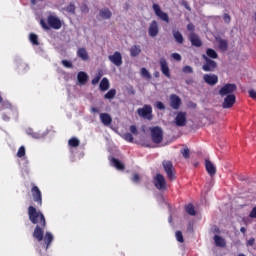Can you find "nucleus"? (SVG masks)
I'll use <instances>...</instances> for the list:
<instances>
[{
    "instance_id": "58836bf2",
    "label": "nucleus",
    "mask_w": 256,
    "mask_h": 256,
    "mask_svg": "<svg viewBox=\"0 0 256 256\" xmlns=\"http://www.w3.org/2000/svg\"><path fill=\"white\" fill-rule=\"evenodd\" d=\"M175 238L177 239L178 242L184 243V237L181 231L175 232Z\"/></svg>"
},
{
    "instance_id": "423d86ee",
    "label": "nucleus",
    "mask_w": 256,
    "mask_h": 256,
    "mask_svg": "<svg viewBox=\"0 0 256 256\" xmlns=\"http://www.w3.org/2000/svg\"><path fill=\"white\" fill-rule=\"evenodd\" d=\"M202 59L205 60L204 65H202V70H204V72H214L218 66L217 63L206 55H202Z\"/></svg>"
},
{
    "instance_id": "9d476101",
    "label": "nucleus",
    "mask_w": 256,
    "mask_h": 256,
    "mask_svg": "<svg viewBox=\"0 0 256 256\" xmlns=\"http://www.w3.org/2000/svg\"><path fill=\"white\" fill-rule=\"evenodd\" d=\"M153 11L156 13V16L161 19V21H164L165 23L170 22L169 14L161 11L159 4H153Z\"/></svg>"
},
{
    "instance_id": "c85d7f7f",
    "label": "nucleus",
    "mask_w": 256,
    "mask_h": 256,
    "mask_svg": "<svg viewBox=\"0 0 256 256\" xmlns=\"http://www.w3.org/2000/svg\"><path fill=\"white\" fill-rule=\"evenodd\" d=\"M218 46L220 50L225 52L226 50H228V40L222 38L218 39Z\"/></svg>"
},
{
    "instance_id": "473e14b6",
    "label": "nucleus",
    "mask_w": 256,
    "mask_h": 256,
    "mask_svg": "<svg viewBox=\"0 0 256 256\" xmlns=\"http://www.w3.org/2000/svg\"><path fill=\"white\" fill-rule=\"evenodd\" d=\"M29 40L30 43H32L33 45L38 46L39 45V41H38V35L35 33H30L29 35Z\"/></svg>"
},
{
    "instance_id": "8fccbe9b",
    "label": "nucleus",
    "mask_w": 256,
    "mask_h": 256,
    "mask_svg": "<svg viewBox=\"0 0 256 256\" xmlns=\"http://www.w3.org/2000/svg\"><path fill=\"white\" fill-rule=\"evenodd\" d=\"M156 107L158 110H164L166 107L164 106L163 102H157Z\"/></svg>"
},
{
    "instance_id": "f704fd0d",
    "label": "nucleus",
    "mask_w": 256,
    "mask_h": 256,
    "mask_svg": "<svg viewBox=\"0 0 256 256\" xmlns=\"http://www.w3.org/2000/svg\"><path fill=\"white\" fill-rule=\"evenodd\" d=\"M180 153H181L182 157H184L185 159L190 158V149L188 147L182 148L180 150Z\"/></svg>"
},
{
    "instance_id": "5701e85b",
    "label": "nucleus",
    "mask_w": 256,
    "mask_h": 256,
    "mask_svg": "<svg viewBox=\"0 0 256 256\" xmlns=\"http://www.w3.org/2000/svg\"><path fill=\"white\" fill-rule=\"evenodd\" d=\"M213 240L215 241L216 247H219V248L226 247V241L221 236L215 235V237H213Z\"/></svg>"
},
{
    "instance_id": "c756f323",
    "label": "nucleus",
    "mask_w": 256,
    "mask_h": 256,
    "mask_svg": "<svg viewBox=\"0 0 256 256\" xmlns=\"http://www.w3.org/2000/svg\"><path fill=\"white\" fill-rule=\"evenodd\" d=\"M206 57L215 60L218 59V53L214 49L208 48L206 49Z\"/></svg>"
},
{
    "instance_id": "5fc2aeb1",
    "label": "nucleus",
    "mask_w": 256,
    "mask_h": 256,
    "mask_svg": "<svg viewBox=\"0 0 256 256\" xmlns=\"http://www.w3.org/2000/svg\"><path fill=\"white\" fill-rule=\"evenodd\" d=\"M2 119H4V121H9L7 114H2Z\"/></svg>"
},
{
    "instance_id": "c03bdc74",
    "label": "nucleus",
    "mask_w": 256,
    "mask_h": 256,
    "mask_svg": "<svg viewBox=\"0 0 256 256\" xmlns=\"http://www.w3.org/2000/svg\"><path fill=\"white\" fill-rule=\"evenodd\" d=\"M129 130L133 135H138V128L135 125H130Z\"/></svg>"
},
{
    "instance_id": "0eeeda50",
    "label": "nucleus",
    "mask_w": 256,
    "mask_h": 256,
    "mask_svg": "<svg viewBox=\"0 0 256 256\" xmlns=\"http://www.w3.org/2000/svg\"><path fill=\"white\" fill-rule=\"evenodd\" d=\"M238 87L235 84L227 83L225 86L220 88L219 95L220 97H225L228 95H234Z\"/></svg>"
},
{
    "instance_id": "6e6d98bb",
    "label": "nucleus",
    "mask_w": 256,
    "mask_h": 256,
    "mask_svg": "<svg viewBox=\"0 0 256 256\" xmlns=\"http://www.w3.org/2000/svg\"><path fill=\"white\" fill-rule=\"evenodd\" d=\"M91 111L94 113H98V109L96 107H92Z\"/></svg>"
},
{
    "instance_id": "680f3d73",
    "label": "nucleus",
    "mask_w": 256,
    "mask_h": 256,
    "mask_svg": "<svg viewBox=\"0 0 256 256\" xmlns=\"http://www.w3.org/2000/svg\"><path fill=\"white\" fill-rule=\"evenodd\" d=\"M32 3H35V0H32Z\"/></svg>"
},
{
    "instance_id": "ea45409f",
    "label": "nucleus",
    "mask_w": 256,
    "mask_h": 256,
    "mask_svg": "<svg viewBox=\"0 0 256 256\" xmlns=\"http://www.w3.org/2000/svg\"><path fill=\"white\" fill-rule=\"evenodd\" d=\"M141 73H142V76L146 79L152 78V76L150 75V72L146 68H142Z\"/></svg>"
},
{
    "instance_id": "37998d69",
    "label": "nucleus",
    "mask_w": 256,
    "mask_h": 256,
    "mask_svg": "<svg viewBox=\"0 0 256 256\" xmlns=\"http://www.w3.org/2000/svg\"><path fill=\"white\" fill-rule=\"evenodd\" d=\"M182 72L187 73V74H191L193 73V68H191V66H184V68H182Z\"/></svg>"
},
{
    "instance_id": "39448f33",
    "label": "nucleus",
    "mask_w": 256,
    "mask_h": 256,
    "mask_svg": "<svg viewBox=\"0 0 256 256\" xmlns=\"http://www.w3.org/2000/svg\"><path fill=\"white\" fill-rule=\"evenodd\" d=\"M162 165H163L165 174H167L168 180L170 181L176 180V174L174 173L173 162L165 160L163 161Z\"/></svg>"
},
{
    "instance_id": "2f4dec72",
    "label": "nucleus",
    "mask_w": 256,
    "mask_h": 256,
    "mask_svg": "<svg viewBox=\"0 0 256 256\" xmlns=\"http://www.w3.org/2000/svg\"><path fill=\"white\" fill-rule=\"evenodd\" d=\"M68 146L72 148H77L80 146V140L78 138H71L68 140Z\"/></svg>"
},
{
    "instance_id": "4468645a",
    "label": "nucleus",
    "mask_w": 256,
    "mask_h": 256,
    "mask_svg": "<svg viewBox=\"0 0 256 256\" xmlns=\"http://www.w3.org/2000/svg\"><path fill=\"white\" fill-rule=\"evenodd\" d=\"M189 42H191V45L196 47V48H201L202 47L201 38H199V36L194 32L189 34Z\"/></svg>"
},
{
    "instance_id": "e433bc0d",
    "label": "nucleus",
    "mask_w": 256,
    "mask_h": 256,
    "mask_svg": "<svg viewBox=\"0 0 256 256\" xmlns=\"http://www.w3.org/2000/svg\"><path fill=\"white\" fill-rule=\"evenodd\" d=\"M185 211H187L188 215L195 216V208L193 204H188L187 207H185Z\"/></svg>"
},
{
    "instance_id": "ddd939ff",
    "label": "nucleus",
    "mask_w": 256,
    "mask_h": 256,
    "mask_svg": "<svg viewBox=\"0 0 256 256\" xmlns=\"http://www.w3.org/2000/svg\"><path fill=\"white\" fill-rule=\"evenodd\" d=\"M175 125L178 127H184L187 125V113L186 112H178L177 116H175Z\"/></svg>"
},
{
    "instance_id": "aec40b11",
    "label": "nucleus",
    "mask_w": 256,
    "mask_h": 256,
    "mask_svg": "<svg viewBox=\"0 0 256 256\" xmlns=\"http://www.w3.org/2000/svg\"><path fill=\"white\" fill-rule=\"evenodd\" d=\"M99 119L104 126H109L112 123V117L108 113H101L99 114Z\"/></svg>"
},
{
    "instance_id": "a18cd8bd",
    "label": "nucleus",
    "mask_w": 256,
    "mask_h": 256,
    "mask_svg": "<svg viewBox=\"0 0 256 256\" xmlns=\"http://www.w3.org/2000/svg\"><path fill=\"white\" fill-rule=\"evenodd\" d=\"M223 21H225L226 24L231 23V16L229 14H223Z\"/></svg>"
},
{
    "instance_id": "dca6fc26",
    "label": "nucleus",
    "mask_w": 256,
    "mask_h": 256,
    "mask_svg": "<svg viewBox=\"0 0 256 256\" xmlns=\"http://www.w3.org/2000/svg\"><path fill=\"white\" fill-rule=\"evenodd\" d=\"M181 106V99L177 94L170 95V107L174 110L180 109Z\"/></svg>"
},
{
    "instance_id": "4be33fe9",
    "label": "nucleus",
    "mask_w": 256,
    "mask_h": 256,
    "mask_svg": "<svg viewBox=\"0 0 256 256\" xmlns=\"http://www.w3.org/2000/svg\"><path fill=\"white\" fill-rule=\"evenodd\" d=\"M77 79L80 85H85L88 82V75L86 72L80 71L78 72Z\"/></svg>"
},
{
    "instance_id": "393cba45",
    "label": "nucleus",
    "mask_w": 256,
    "mask_h": 256,
    "mask_svg": "<svg viewBox=\"0 0 256 256\" xmlns=\"http://www.w3.org/2000/svg\"><path fill=\"white\" fill-rule=\"evenodd\" d=\"M77 56L80 57L82 61H88L89 59L87 50H85V48H78Z\"/></svg>"
},
{
    "instance_id": "f8f14e48",
    "label": "nucleus",
    "mask_w": 256,
    "mask_h": 256,
    "mask_svg": "<svg viewBox=\"0 0 256 256\" xmlns=\"http://www.w3.org/2000/svg\"><path fill=\"white\" fill-rule=\"evenodd\" d=\"M108 60L110 61V63H112L113 65H115L116 67H121L123 64L122 61V55L120 52L116 51L115 53H113V55H109L108 56Z\"/></svg>"
},
{
    "instance_id": "de8ad7c7",
    "label": "nucleus",
    "mask_w": 256,
    "mask_h": 256,
    "mask_svg": "<svg viewBox=\"0 0 256 256\" xmlns=\"http://www.w3.org/2000/svg\"><path fill=\"white\" fill-rule=\"evenodd\" d=\"M248 217H250L251 219H256V206L253 207L250 214H248Z\"/></svg>"
},
{
    "instance_id": "412c9836",
    "label": "nucleus",
    "mask_w": 256,
    "mask_h": 256,
    "mask_svg": "<svg viewBox=\"0 0 256 256\" xmlns=\"http://www.w3.org/2000/svg\"><path fill=\"white\" fill-rule=\"evenodd\" d=\"M112 17V12L108 9H101L99 10V18L104 19V20H109Z\"/></svg>"
},
{
    "instance_id": "c9c22d12",
    "label": "nucleus",
    "mask_w": 256,
    "mask_h": 256,
    "mask_svg": "<svg viewBox=\"0 0 256 256\" xmlns=\"http://www.w3.org/2000/svg\"><path fill=\"white\" fill-rule=\"evenodd\" d=\"M67 13H70L71 15L76 14V6L73 3L68 4L66 8Z\"/></svg>"
},
{
    "instance_id": "6ab92c4d",
    "label": "nucleus",
    "mask_w": 256,
    "mask_h": 256,
    "mask_svg": "<svg viewBox=\"0 0 256 256\" xmlns=\"http://www.w3.org/2000/svg\"><path fill=\"white\" fill-rule=\"evenodd\" d=\"M204 81L209 86H215L218 84V76L215 74H206L204 75Z\"/></svg>"
},
{
    "instance_id": "f257e3e1",
    "label": "nucleus",
    "mask_w": 256,
    "mask_h": 256,
    "mask_svg": "<svg viewBox=\"0 0 256 256\" xmlns=\"http://www.w3.org/2000/svg\"><path fill=\"white\" fill-rule=\"evenodd\" d=\"M28 217L29 221L36 225L32 234L33 239H36L37 242L44 241V249L48 250L50 245L53 242V234L51 232L45 233L46 228V218L43 212L37 210L36 207H28Z\"/></svg>"
},
{
    "instance_id": "864d4df0",
    "label": "nucleus",
    "mask_w": 256,
    "mask_h": 256,
    "mask_svg": "<svg viewBox=\"0 0 256 256\" xmlns=\"http://www.w3.org/2000/svg\"><path fill=\"white\" fill-rule=\"evenodd\" d=\"M187 30H188L189 32H194V31H195V26H194V24H188V25H187Z\"/></svg>"
},
{
    "instance_id": "4d7b16f0",
    "label": "nucleus",
    "mask_w": 256,
    "mask_h": 256,
    "mask_svg": "<svg viewBox=\"0 0 256 256\" xmlns=\"http://www.w3.org/2000/svg\"><path fill=\"white\" fill-rule=\"evenodd\" d=\"M240 232L246 234V228L245 227L240 228Z\"/></svg>"
},
{
    "instance_id": "f03ea898",
    "label": "nucleus",
    "mask_w": 256,
    "mask_h": 256,
    "mask_svg": "<svg viewBox=\"0 0 256 256\" xmlns=\"http://www.w3.org/2000/svg\"><path fill=\"white\" fill-rule=\"evenodd\" d=\"M40 25H42L44 31H49L50 28L59 30L62 28V21L56 16L50 15L47 17V23L44 20H40Z\"/></svg>"
},
{
    "instance_id": "052dcab7",
    "label": "nucleus",
    "mask_w": 256,
    "mask_h": 256,
    "mask_svg": "<svg viewBox=\"0 0 256 256\" xmlns=\"http://www.w3.org/2000/svg\"><path fill=\"white\" fill-rule=\"evenodd\" d=\"M239 256H245V254H239Z\"/></svg>"
},
{
    "instance_id": "3c124183",
    "label": "nucleus",
    "mask_w": 256,
    "mask_h": 256,
    "mask_svg": "<svg viewBox=\"0 0 256 256\" xmlns=\"http://www.w3.org/2000/svg\"><path fill=\"white\" fill-rule=\"evenodd\" d=\"M248 95L250 96L251 99H256V91L250 90L248 91Z\"/></svg>"
},
{
    "instance_id": "7ed1b4c3",
    "label": "nucleus",
    "mask_w": 256,
    "mask_h": 256,
    "mask_svg": "<svg viewBox=\"0 0 256 256\" xmlns=\"http://www.w3.org/2000/svg\"><path fill=\"white\" fill-rule=\"evenodd\" d=\"M150 132L153 143L160 144L163 141V129L160 126L150 128Z\"/></svg>"
},
{
    "instance_id": "1a4fd4ad",
    "label": "nucleus",
    "mask_w": 256,
    "mask_h": 256,
    "mask_svg": "<svg viewBox=\"0 0 256 256\" xmlns=\"http://www.w3.org/2000/svg\"><path fill=\"white\" fill-rule=\"evenodd\" d=\"M154 187H156V189L160 191H164L167 189L166 179L160 173H158L154 178Z\"/></svg>"
},
{
    "instance_id": "72a5a7b5",
    "label": "nucleus",
    "mask_w": 256,
    "mask_h": 256,
    "mask_svg": "<svg viewBox=\"0 0 256 256\" xmlns=\"http://www.w3.org/2000/svg\"><path fill=\"white\" fill-rule=\"evenodd\" d=\"M102 75H103V74H102V71L99 70L98 74H96V75H95V78L92 79V81H91L92 85H97V84L100 82V80H101V78H102Z\"/></svg>"
},
{
    "instance_id": "bf43d9fd",
    "label": "nucleus",
    "mask_w": 256,
    "mask_h": 256,
    "mask_svg": "<svg viewBox=\"0 0 256 256\" xmlns=\"http://www.w3.org/2000/svg\"><path fill=\"white\" fill-rule=\"evenodd\" d=\"M160 76L159 72H154V77L158 78Z\"/></svg>"
},
{
    "instance_id": "a211bd4d",
    "label": "nucleus",
    "mask_w": 256,
    "mask_h": 256,
    "mask_svg": "<svg viewBox=\"0 0 256 256\" xmlns=\"http://www.w3.org/2000/svg\"><path fill=\"white\" fill-rule=\"evenodd\" d=\"M205 169L206 173H208L210 177H214L216 175V167L214 163L209 161V159H205Z\"/></svg>"
},
{
    "instance_id": "7c9ffc66",
    "label": "nucleus",
    "mask_w": 256,
    "mask_h": 256,
    "mask_svg": "<svg viewBox=\"0 0 256 256\" xmlns=\"http://www.w3.org/2000/svg\"><path fill=\"white\" fill-rule=\"evenodd\" d=\"M117 95L116 89H110L106 94L104 95V99L113 100L115 96Z\"/></svg>"
},
{
    "instance_id": "a878e982",
    "label": "nucleus",
    "mask_w": 256,
    "mask_h": 256,
    "mask_svg": "<svg viewBox=\"0 0 256 256\" xmlns=\"http://www.w3.org/2000/svg\"><path fill=\"white\" fill-rule=\"evenodd\" d=\"M109 89V81L107 78H102L101 82L99 83V90L101 92H107Z\"/></svg>"
},
{
    "instance_id": "2eb2a0df",
    "label": "nucleus",
    "mask_w": 256,
    "mask_h": 256,
    "mask_svg": "<svg viewBox=\"0 0 256 256\" xmlns=\"http://www.w3.org/2000/svg\"><path fill=\"white\" fill-rule=\"evenodd\" d=\"M160 70H161V73H163V75L165 77L170 79V77H171V75H170V68H169V65L167 64L166 59H164V58L160 59Z\"/></svg>"
},
{
    "instance_id": "f3484780",
    "label": "nucleus",
    "mask_w": 256,
    "mask_h": 256,
    "mask_svg": "<svg viewBox=\"0 0 256 256\" xmlns=\"http://www.w3.org/2000/svg\"><path fill=\"white\" fill-rule=\"evenodd\" d=\"M159 35V24H157V21H151L149 26V36L151 38H156V36Z\"/></svg>"
},
{
    "instance_id": "6e6552de",
    "label": "nucleus",
    "mask_w": 256,
    "mask_h": 256,
    "mask_svg": "<svg viewBox=\"0 0 256 256\" xmlns=\"http://www.w3.org/2000/svg\"><path fill=\"white\" fill-rule=\"evenodd\" d=\"M33 187L30 190V193H32L33 202L37 203V206L41 207L43 205V199H42V192L38 188V186L32 184Z\"/></svg>"
},
{
    "instance_id": "09e8293b",
    "label": "nucleus",
    "mask_w": 256,
    "mask_h": 256,
    "mask_svg": "<svg viewBox=\"0 0 256 256\" xmlns=\"http://www.w3.org/2000/svg\"><path fill=\"white\" fill-rule=\"evenodd\" d=\"M172 59H174L175 61L180 62L181 61V55L178 53H172L171 55Z\"/></svg>"
},
{
    "instance_id": "bb28decb",
    "label": "nucleus",
    "mask_w": 256,
    "mask_h": 256,
    "mask_svg": "<svg viewBox=\"0 0 256 256\" xmlns=\"http://www.w3.org/2000/svg\"><path fill=\"white\" fill-rule=\"evenodd\" d=\"M142 53V49L139 45H134L130 48V56L131 57H138L139 54Z\"/></svg>"
},
{
    "instance_id": "49530a36",
    "label": "nucleus",
    "mask_w": 256,
    "mask_h": 256,
    "mask_svg": "<svg viewBox=\"0 0 256 256\" xmlns=\"http://www.w3.org/2000/svg\"><path fill=\"white\" fill-rule=\"evenodd\" d=\"M132 182H133V183H139V182H140V176H139V174H137V173H134V174H133Z\"/></svg>"
},
{
    "instance_id": "9b49d317",
    "label": "nucleus",
    "mask_w": 256,
    "mask_h": 256,
    "mask_svg": "<svg viewBox=\"0 0 256 256\" xmlns=\"http://www.w3.org/2000/svg\"><path fill=\"white\" fill-rule=\"evenodd\" d=\"M236 103V96L235 94H229L225 97V99L222 102V108L223 109H231L233 105Z\"/></svg>"
},
{
    "instance_id": "20e7f679",
    "label": "nucleus",
    "mask_w": 256,
    "mask_h": 256,
    "mask_svg": "<svg viewBox=\"0 0 256 256\" xmlns=\"http://www.w3.org/2000/svg\"><path fill=\"white\" fill-rule=\"evenodd\" d=\"M152 106L145 104L142 108L137 109V115L146 120L151 121L153 119Z\"/></svg>"
},
{
    "instance_id": "603ef678",
    "label": "nucleus",
    "mask_w": 256,
    "mask_h": 256,
    "mask_svg": "<svg viewBox=\"0 0 256 256\" xmlns=\"http://www.w3.org/2000/svg\"><path fill=\"white\" fill-rule=\"evenodd\" d=\"M255 242H256V240L254 238H250V239H248L246 245L247 246H253Z\"/></svg>"
},
{
    "instance_id": "4c0bfd02",
    "label": "nucleus",
    "mask_w": 256,
    "mask_h": 256,
    "mask_svg": "<svg viewBox=\"0 0 256 256\" xmlns=\"http://www.w3.org/2000/svg\"><path fill=\"white\" fill-rule=\"evenodd\" d=\"M26 155V150L24 146H20L18 153L16 154V156H18V158H22Z\"/></svg>"
},
{
    "instance_id": "13d9d810",
    "label": "nucleus",
    "mask_w": 256,
    "mask_h": 256,
    "mask_svg": "<svg viewBox=\"0 0 256 256\" xmlns=\"http://www.w3.org/2000/svg\"><path fill=\"white\" fill-rule=\"evenodd\" d=\"M130 94L135 95V90H133V87L130 88Z\"/></svg>"
},
{
    "instance_id": "a19ab883",
    "label": "nucleus",
    "mask_w": 256,
    "mask_h": 256,
    "mask_svg": "<svg viewBox=\"0 0 256 256\" xmlns=\"http://www.w3.org/2000/svg\"><path fill=\"white\" fill-rule=\"evenodd\" d=\"M123 139H125V141L132 143L133 142V135L131 133H126L123 135Z\"/></svg>"
},
{
    "instance_id": "79ce46f5",
    "label": "nucleus",
    "mask_w": 256,
    "mask_h": 256,
    "mask_svg": "<svg viewBox=\"0 0 256 256\" xmlns=\"http://www.w3.org/2000/svg\"><path fill=\"white\" fill-rule=\"evenodd\" d=\"M61 64L68 69L73 68V64L69 60H61Z\"/></svg>"
},
{
    "instance_id": "b1692460",
    "label": "nucleus",
    "mask_w": 256,
    "mask_h": 256,
    "mask_svg": "<svg viewBox=\"0 0 256 256\" xmlns=\"http://www.w3.org/2000/svg\"><path fill=\"white\" fill-rule=\"evenodd\" d=\"M172 37H174L175 42L182 45L184 43L183 34L180 33V31H172Z\"/></svg>"
},
{
    "instance_id": "cd10ccee",
    "label": "nucleus",
    "mask_w": 256,
    "mask_h": 256,
    "mask_svg": "<svg viewBox=\"0 0 256 256\" xmlns=\"http://www.w3.org/2000/svg\"><path fill=\"white\" fill-rule=\"evenodd\" d=\"M110 162L113 164V167H115L118 170H125V165L119 161L117 158H112Z\"/></svg>"
}]
</instances>
